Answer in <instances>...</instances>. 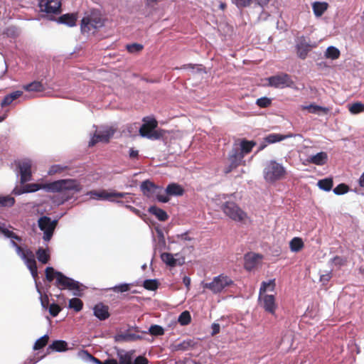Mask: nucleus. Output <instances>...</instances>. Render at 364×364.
Listing matches in <instances>:
<instances>
[{
  "label": "nucleus",
  "mask_w": 364,
  "mask_h": 364,
  "mask_svg": "<svg viewBox=\"0 0 364 364\" xmlns=\"http://www.w3.org/2000/svg\"><path fill=\"white\" fill-rule=\"evenodd\" d=\"M47 190L50 192L60 193V198L55 202L58 204H63L70 199L71 196L68 194L69 191L78 193L81 191L80 183L75 179H61L55 181L47 184Z\"/></svg>",
  "instance_id": "f257e3e1"
},
{
  "label": "nucleus",
  "mask_w": 364,
  "mask_h": 364,
  "mask_svg": "<svg viewBox=\"0 0 364 364\" xmlns=\"http://www.w3.org/2000/svg\"><path fill=\"white\" fill-rule=\"evenodd\" d=\"M102 26H103V21L97 10H91L85 13L81 20L80 28L82 33H94Z\"/></svg>",
  "instance_id": "f03ea898"
},
{
  "label": "nucleus",
  "mask_w": 364,
  "mask_h": 364,
  "mask_svg": "<svg viewBox=\"0 0 364 364\" xmlns=\"http://www.w3.org/2000/svg\"><path fill=\"white\" fill-rule=\"evenodd\" d=\"M57 279L55 280V286L60 290L68 289L73 291V294L75 296H81L84 286L78 281L64 275L62 272H56Z\"/></svg>",
  "instance_id": "7ed1b4c3"
},
{
  "label": "nucleus",
  "mask_w": 364,
  "mask_h": 364,
  "mask_svg": "<svg viewBox=\"0 0 364 364\" xmlns=\"http://www.w3.org/2000/svg\"><path fill=\"white\" fill-rule=\"evenodd\" d=\"M285 167L275 160L267 161L263 171L264 178L267 182H275L286 174Z\"/></svg>",
  "instance_id": "20e7f679"
},
{
  "label": "nucleus",
  "mask_w": 364,
  "mask_h": 364,
  "mask_svg": "<svg viewBox=\"0 0 364 364\" xmlns=\"http://www.w3.org/2000/svg\"><path fill=\"white\" fill-rule=\"evenodd\" d=\"M223 213L235 222L245 223L248 216L235 203L227 201L222 205Z\"/></svg>",
  "instance_id": "39448f33"
},
{
  "label": "nucleus",
  "mask_w": 364,
  "mask_h": 364,
  "mask_svg": "<svg viewBox=\"0 0 364 364\" xmlns=\"http://www.w3.org/2000/svg\"><path fill=\"white\" fill-rule=\"evenodd\" d=\"M233 281L230 277L223 274L213 277L212 282L203 283L205 289L210 290L213 294L222 292L226 287L231 286Z\"/></svg>",
  "instance_id": "423d86ee"
},
{
  "label": "nucleus",
  "mask_w": 364,
  "mask_h": 364,
  "mask_svg": "<svg viewBox=\"0 0 364 364\" xmlns=\"http://www.w3.org/2000/svg\"><path fill=\"white\" fill-rule=\"evenodd\" d=\"M58 220H52L48 216H42L38 219V227L43 232V239L46 242H48L53 237L55 228L57 225Z\"/></svg>",
  "instance_id": "0eeeda50"
},
{
  "label": "nucleus",
  "mask_w": 364,
  "mask_h": 364,
  "mask_svg": "<svg viewBox=\"0 0 364 364\" xmlns=\"http://www.w3.org/2000/svg\"><path fill=\"white\" fill-rule=\"evenodd\" d=\"M316 46V43L311 42L309 37L301 36L296 40V53L298 57L302 60H304L311 50Z\"/></svg>",
  "instance_id": "6e6552de"
},
{
  "label": "nucleus",
  "mask_w": 364,
  "mask_h": 364,
  "mask_svg": "<svg viewBox=\"0 0 364 364\" xmlns=\"http://www.w3.org/2000/svg\"><path fill=\"white\" fill-rule=\"evenodd\" d=\"M268 82L271 87L275 88H295L294 82L292 80L291 76L287 73L271 76L268 78Z\"/></svg>",
  "instance_id": "1a4fd4ad"
},
{
  "label": "nucleus",
  "mask_w": 364,
  "mask_h": 364,
  "mask_svg": "<svg viewBox=\"0 0 364 364\" xmlns=\"http://www.w3.org/2000/svg\"><path fill=\"white\" fill-rule=\"evenodd\" d=\"M16 166L19 169L21 183L23 184L31 180V166L32 163L30 159H26L16 163Z\"/></svg>",
  "instance_id": "9d476101"
},
{
  "label": "nucleus",
  "mask_w": 364,
  "mask_h": 364,
  "mask_svg": "<svg viewBox=\"0 0 364 364\" xmlns=\"http://www.w3.org/2000/svg\"><path fill=\"white\" fill-rule=\"evenodd\" d=\"M114 130L112 128L106 127L102 130L96 131L94 136L89 141V146H94L99 141L107 142L109 139L114 135Z\"/></svg>",
  "instance_id": "9b49d317"
},
{
  "label": "nucleus",
  "mask_w": 364,
  "mask_h": 364,
  "mask_svg": "<svg viewBox=\"0 0 364 364\" xmlns=\"http://www.w3.org/2000/svg\"><path fill=\"white\" fill-rule=\"evenodd\" d=\"M259 302L260 306L262 307L266 312L272 315L275 314V310L277 309V306L275 303V298L273 295L259 294Z\"/></svg>",
  "instance_id": "f8f14e48"
},
{
  "label": "nucleus",
  "mask_w": 364,
  "mask_h": 364,
  "mask_svg": "<svg viewBox=\"0 0 364 364\" xmlns=\"http://www.w3.org/2000/svg\"><path fill=\"white\" fill-rule=\"evenodd\" d=\"M134 350H124L118 349L117 350V359L112 358L111 361L105 364H132L133 361Z\"/></svg>",
  "instance_id": "ddd939ff"
},
{
  "label": "nucleus",
  "mask_w": 364,
  "mask_h": 364,
  "mask_svg": "<svg viewBox=\"0 0 364 364\" xmlns=\"http://www.w3.org/2000/svg\"><path fill=\"white\" fill-rule=\"evenodd\" d=\"M39 6L41 10L46 14H58L60 12L61 4L58 0H41Z\"/></svg>",
  "instance_id": "4468645a"
},
{
  "label": "nucleus",
  "mask_w": 364,
  "mask_h": 364,
  "mask_svg": "<svg viewBox=\"0 0 364 364\" xmlns=\"http://www.w3.org/2000/svg\"><path fill=\"white\" fill-rule=\"evenodd\" d=\"M140 190L147 198H154L158 191H162V188L156 186L149 180H146L141 183Z\"/></svg>",
  "instance_id": "2eb2a0df"
},
{
  "label": "nucleus",
  "mask_w": 364,
  "mask_h": 364,
  "mask_svg": "<svg viewBox=\"0 0 364 364\" xmlns=\"http://www.w3.org/2000/svg\"><path fill=\"white\" fill-rule=\"evenodd\" d=\"M244 155L242 151H240L239 147H234L229 153V161L230 165L226 170V173H229L234 168H236L241 163Z\"/></svg>",
  "instance_id": "dca6fc26"
},
{
  "label": "nucleus",
  "mask_w": 364,
  "mask_h": 364,
  "mask_svg": "<svg viewBox=\"0 0 364 364\" xmlns=\"http://www.w3.org/2000/svg\"><path fill=\"white\" fill-rule=\"evenodd\" d=\"M262 258V257L259 254H256L253 252L247 253L244 257L245 269L247 271L252 270L258 265Z\"/></svg>",
  "instance_id": "f3484780"
},
{
  "label": "nucleus",
  "mask_w": 364,
  "mask_h": 364,
  "mask_svg": "<svg viewBox=\"0 0 364 364\" xmlns=\"http://www.w3.org/2000/svg\"><path fill=\"white\" fill-rule=\"evenodd\" d=\"M161 259L164 263L171 267L181 266L185 262L183 257L176 258L173 254L168 252L162 253L161 255Z\"/></svg>",
  "instance_id": "a211bd4d"
},
{
  "label": "nucleus",
  "mask_w": 364,
  "mask_h": 364,
  "mask_svg": "<svg viewBox=\"0 0 364 364\" xmlns=\"http://www.w3.org/2000/svg\"><path fill=\"white\" fill-rule=\"evenodd\" d=\"M93 314L100 321H104L109 318V308L102 303H98L93 307Z\"/></svg>",
  "instance_id": "6ab92c4d"
},
{
  "label": "nucleus",
  "mask_w": 364,
  "mask_h": 364,
  "mask_svg": "<svg viewBox=\"0 0 364 364\" xmlns=\"http://www.w3.org/2000/svg\"><path fill=\"white\" fill-rule=\"evenodd\" d=\"M27 268L30 270L32 277L36 279L38 277V269L34 254L32 251L28 252V257L23 260Z\"/></svg>",
  "instance_id": "aec40b11"
},
{
  "label": "nucleus",
  "mask_w": 364,
  "mask_h": 364,
  "mask_svg": "<svg viewBox=\"0 0 364 364\" xmlns=\"http://www.w3.org/2000/svg\"><path fill=\"white\" fill-rule=\"evenodd\" d=\"M139 134L142 137L151 140H157L161 137V134L156 131L155 129L145 127V126H141L139 128Z\"/></svg>",
  "instance_id": "412c9836"
},
{
  "label": "nucleus",
  "mask_w": 364,
  "mask_h": 364,
  "mask_svg": "<svg viewBox=\"0 0 364 364\" xmlns=\"http://www.w3.org/2000/svg\"><path fill=\"white\" fill-rule=\"evenodd\" d=\"M328 160V155L324 151H321L315 155L310 156L307 159V161L317 166L324 165Z\"/></svg>",
  "instance_id": "4be33fe9"
},
{
  "label": "nucleus",
  "mask_w": 364,
  "mask_h": 364,
  "mask_svg": "<svg viewBox=\"0 0 364 364\" xmlns=\"http://www.w3.org/2000/svg\"><path fill=\"white\" fill-rule=\"evenodd\" d=\"M166 193L168 196H180L184 193L183 187L176 183H171L167 186L165 190Z\"/></svg>",
  "instance_id": "5701e85b"
},
{
  "label": "nucleus",
  "mask_w": 364,
  "mask_h": 364,
  "mask_svg": "<svg viewBox=\"0 0 364 364\" xmlns=\"http://www.w3.org/2000/svg\"><path fill=\"white\" fill-rule=\"evenodd\" d=\"M293 134H281L272 133L269 134L264 138V140L267 144H274L276 142H279L288 138L292 137Z\"/></svg>",
  "instance_id": "b1692460"
},
{
  "label": "nucleus",
  "mask_w": 364,
  "mask_h": 364,
  "mask_svg": "<svg viewBox=\"0 0 364 364\" xmlns=\"http://www.w3.org/2000/svg\"><path fill=\"white\" fill-rule=\"evenodd\" d=\"M10 245L12 247H14L16 250V254L21 257L22 260L26 259V257H28V252L31 251L26 246L23 247L21 245H18V243L11 239Z\"/></svg>",
  "instance_id": "393cba45"
},
{
  "label": "nucleus",
  "mask_w": 364,
  "mask_h": 364,
  "mask_svg": "<svg viewBox=\"0 0 364 364\" xmlns=\"http://www.w3.org/2000/svg\"><path fill=\"white\" fill-rule=\"evenodd\" d=\"M328 3L324 1H315L312 4L313 12L316 17L321 16L328 9Z\"/></svg>",
  "instance_id": "a878e982"
},
{
  "label": "nucleus",
  "mask_w": 364,
  "mask_h": 364,
  "mask_svg": "<svg viewBox=\"0 0 364 364\" xmlns=\"http://www.w3.org/2000/svg\"><path fill=\"white\" fill-rule=\"evenodd\" d=\"M86 196H89L90 199L100 200H108L110 196L108 195V192L105 190L90 191L86 193Z\"/></svg>",
  "instance_id": "bb28decb"
},
{
  "label": "nucleus",
  "mask_w": 364,
  "mask_h": 364,
  "mask_svg": "<svg viewBox=\"0 0 364 364\" xmlns=\"http://www.w3.org/2000/svg\"><path fill=\"white\" fill-rule=\"evenodd\" d=\"M40 189V186L37 183H31L25 185L22 188H15L14 193L16 196L21 195L26 193H33Z\"/></svg>",
  "instance_id": "cd10ccee"
},
{
  "label": "nucleus",
  "mask_w": 364,
  "mask_h": 364,
  "mask_svg": "<svg viewBox=\"0 0 364 364\" xmlns=\"http://www.w3.org/2000/svg\"><path fill=\"white\" fill-rule=\"evenodd\" d=\"M0 234L4 235L6 238L15 240L16 242H21L22 241V238L20 236L6 228V224L4 223H1L0 225Z\"/></svg>",
  "instance_id": "c85d7f7f"
},
{
  "label": "nucleus",
  "mask_w": 364,
  "mask_h": 364,
  "mask_svg": "<svg viewBox=\"0 0 364 364\" xmlns=\"http://www.w3.org/2000/svg\"><path fill=\"white\" fill-rule=\"evenodd\" d=\"M77 18L73 14H66L60 16L58 19V23L67 25L70 27L74 26L76 24Z\"/></svg>",
  "instance_id": "c756f323"
},
{
  "label": "nucleus",
  "mask_w": 364,
  "mask_h": 364,
  "mask_svg": "<svg viewBox=\"0 0 364 364\" xmlns=\"http://www.w3.org/2000/svg\"><path fill=\"white\" fill-rule=\"evenodd\" d=\"M78 356L83 360H92L96 364H105L109 361L112 360V358H107L104 361H101L95 357L92 356L90 353H89L87 350H82L78 352Z\"/></svg>",
  "instance_id": "7c9ffc66"
},
{
  "label": "nucleus",
  "mask_w": 364,
  "mask_h": 364,
  "mask_svg": "<svg viewBox=\"0 0 364 364\" xmlns=\"http://www.w3.org/2000/svg\"><path fill=\"white\" fill-rule=\"evenodd\" d=\"M149 212L155 215L159 220L160 221H166L168 219V215L166 211L163 209L156 207V205H152L149 208Z\"/></svg>",
  "instance_id": "2f4dec72"
},
{
  "label": "nucleus",
  "mask_w": 364,
  "mask_h": 364,
  "mask_svg": "<svg viewBox=\"0 0 364 364\" xmlns=\"http://www.w3.org/2000/svg\"><path fill=\"white\" fill-rule=\"evenodd\" d=\"M141 338V336L137 335L132 333H124L119 334L116 336L115 340L116 341L120 342V341H133L139 340Z\"/></svg>",
  "instance_id": "473e14b6"
},
{
  "label": "nucleus",
  "mask_w": 364,
  "mask_h": 364,
  "mask_svg": "<svg viewBox=\"0 0 364 364\" xmlns=\"http://www.w3.org/2000/svg\"><path fill=\"white\" fill-rule=\"evenodd\" d=\"M28 92H42L44 90L43 85L39 81H33L23 86Z\"/></svg>",
  "instance_id": "72a5a7b5"
},
{
  "label": "nucleus",
  "mask_w": 364,
  "mask_h": 364,
  "mask_svg": "<svg viewBox=\"0 0 364 364\" xmlns=\"http://www.w3.org/2000/svg\"><path fill=\"white\" fill-rule=\"evenodd\" d=\"M49 348L56 352H64L68 350V343L63 340L54 341L50 346Z\"/></svg>",
  "instance_id": "f704fd0d"
},
{
  "label": "nucleus",
  "mask_w": 364,
  "mask_h": 364,
  "mask_svg": "<svg viewBox=\"0 0 364 364\" xmlns=\"http://www.w3.org/2000/svg\"><path fill=\"white\" fill-rule=\"evenodd\" d=\"M38 260L42 264H47L50 259V254L48 249L39 247L36 251Z\"/></svg>",
  "instance_id": "c9c22d12"
},
{
  "label": "nucleus",
  "mask_w": 364,
  "mask_h": 364,
  "mask_svg": "<svg viewBox=\"0 0 364 364\" xmlns=\"http://www.w3.org/2000/svg\"><path fill=\"white\" fill-rule=\"evenodd\" d=\"M275 288V279H269V281H264L262 282L259 288V294H265L267 291H273Z\"/></svg>",
  "instance_id": "e433bc0d"
},
{
  "label": "nucleus",
  "mask_w": 364,
  "mask_h": 364,
  "mask_svg": "<svg viewBox=\"0 0 364 364\" xmlns=\"http://www.w3.org/2000/svg\"><path fill=\"white\" fill-rule=\"evenodd\" d=\"M304 109H307L310 113L319 114L321 112L327 113L328 109L315 104L304 106Z\"/></svg>",
  "instance_id": "4c0bfd02"
},
{
  "label": "nucleus",
  "mask_w": 364,
  "mask_h": 364,
  "mask_svg": "<svg viewBox=\"0 0 364 364\" xmlns=\"http://www.w3.org/2000/svg\"><path fill=\"white\" fill-rule=\"evenodd\" d=\"M304 247V242L300 237H294L289 242V247L291 252H297Z\"/></svg>",
  "instance_id": "58836bf2"
},
{
  "label": "nucleus",
  "mask_w": 364,
  "mask_h": 364,
  "mask_svg": "<svg viewBox=\"0 0 364 364\" xmlns=\"http://www.w3.org/2000/svg\"><path fill=\"white\" fill-rule=\"evenodd\" d=\"M108 195L110 196L109 201L113 202V203H119V204H122L123 202L122 200H117L116 198H126L127 196H129L130 193H129L112 191V192H108Z\"/></svg>",
  "instance_id": "ea45409f"
},
{
  "label": "nucleus",
  "mask_w": 364,
  "mask_h": 364,
  "mask_svg": "<svg viewBox=\"0 0 364 364\" xmlns=\"http://www.w3.org/2000/svg\"><path fill=\"white\" fill-rule=\"evenodd\" d=\"M318 186L325 191H330L333 187V180L331 178H326L318 181Z\"/></svg>",
  "instance_id": "a19ab883"
},
{
  "label": "nucleus",
  "mask_w": 364,
  "mask_h": 364,
  "mask_svg": "<svg viewBox=\"0 0 364 364\" xmlns=\"http://www.w3.org/2000/svg\"><path fill=\"white\" fill-rule=\"evenodd\" d=\"M325 56L326 58H330L331 60H336L340 56L339 50L334 46H329L327 48L326 51L325 53Z\"/></svg>",
  "instance_id": "79ce46f5"
},
{
  "label": "nucleus",
  "mask_w": 364,
  "mask_h": 364,
  "mask_svg": "<svg viewBox=\"0 0 364 364\" xmlns=\"http://www.w3.org/2000/svg\"><path fill=\"white\" fill-rule=\"evenodd\" d=\"M255 145V142L242 140L240 143V151H242L243 155L248 154L251 151L252 147Z\"/></svg>",
  "instance_id": "37998d69"
},
{
  "label": "nucleus",
  "mask_w": 364,
  "mask_h": 364,
  "mask_svg": "<svg viewBox=\"0 0 364 364\" xmlns=\"http://www.w3.org/2000/svg\"><path fill=\"white\" fill-rule=\"evenodd\" d=\"M191 321L190 312L188 311H183L178 316V321L181 326L188 325Z\"/></svg>",
  "instance_id": "c03bdc74"
},
{
  "label": "nucleus",
  "mask_w": 364,
  "mask_h": 364,
  "mask_svg": "<svg viewBox=\"0 0 364 364\" xmlns=\"http://www.w3.org/2000/svg\"><path fill=\"white\" fill-rule=\"evenodd\" d=\"M36 287L38 293L40 295L41 304L43 309H48L49 304V299L48 295L45 294L43 296L41 289L38 287V284L36 281Z\"/></svg>",
  "instance_id": "a18cd8bd"
},
{
  "label": "nucleus",
  "mask_w": 364,
  "mask_h": 364,
  "mask_svg": "<svg viewBox=\"0 0 364 364\" xmlns=\"http://www.w3.org/2000/svg\"><path fill=\"white\" fill-rule=\"evenodd\" d=\"M83 306L82 301L78 298H73L69 301V307L75 311H80Z\"/></svg>",
  "instance_id": "49530a36"
},
{
  "label": "nucleus",
  "mask_w": 364,
  "mask_h": 364,
  "mask_svg": "<svg viewBox=\"0 0 364 364\" xmlns=\"http://www.w3.org/2000/svg\"><path fill=\"white\" fill-rule=\"evenodd\" d=\"M15 203V199L9 196H0V206L1 207H11Z\"/></svg>",
  "instance_id": "de8ad7c7"
},
{
  "label": "nucleus",
  "mask_w": 364,
  "mask_h": 364,
  "mask_svg": "<svg viewBox=\"0 0 364 364\" xmlns=\"http://www.w3.org/2000/svg\"><path fill=\"white\" fill-rule=\"evenodd\" d=\"M159 282L156 279H146L144 281L143 287L148 290H156L158 288Z\"/></svg>",
  "instance_id": "09e8293b"
},
{
  "label": "nucleus",
  "mask_w": 364,
  "mask_h": 364,
  "mask_svg": "<svg viewBox=\"0 0 364 364\" xmlns=\"http://www.w3.org/2000/svg\"><path fill=\"white\" fill-rule=\"evenodd\" d=\"M131 284L128 283H122L117 285H115L113 287L109 288V289L114 291V292H126L128 291L130 289Z\"/></svg>",
  "instance_id": "8fccbe9b"
},
{
  "label": "nucleus",
  "mask_w": 364,
  "mask_h": 364,
  "mask_svg": "<svg viewBox=\"0 0 364 364\" xmlns=\"http://www.w3.org/2000/svg\"><path fill=\"white\" fill-rule=\"evenodd\" d=\"M349 111L351 114H356L364 111V105L361 102H355L350 105Z\"/></svg>",
  "instance_id": "3c124183"
},
{
  "label": "nucleus",
  "mask_w": 364,
  "mask_h": 364,
  "mask_svg": "<svg viewBox=\"0 0 364 364\" xmlns=\"http://www.w3.org/2000/svg\"><path fill=\"white\" fill-rule=\"evenodd\" d=\"M48 341V335L46 334V335L41 336L40 338H38L36 341V343L33 346L34 350H39V349L43 348L47 344Z\"/></svg>",
  "instance_id": "603ef678"
},
{
  "label": "nucleus",
  "mask_w": 364,
  "mask_h": 364,
  "mask_svg": "<svg viewBox=\"0 0 364 364\" xmlns=\"http://www.w3.org/2000/svg\"><path fill=\"white\" fill-rule=\"evenodd\" d=\"M143 122L144 123L141 126H145V127H149L151 129H155L158 124L156 119L151 117H144Z\"/></svg>",
  "instance_id": "864d4df0"
},
{
  "label": "nucleus",
  "mask_w": 364,
  "mask_h": 364,
  "mask_svg": "<svg viewBox=\"0 0 364 364\" xmlns=\"http://www.w3.org/2000/svg\"><path fill=\"white\" fill-rule=\"evenodd\" d=\"M149 332L153 336H161L164 333V330L162 326L154 324L149 327Z\"/></svg>",
  "instance_id": "5fc2aeb1"
},
{
  "label": "nucleus",
  "mask_w": 364,
  "mask_h": 364,
  "mask_svg": "<svg viewBox=\"0 0 364 364\" xmlns=\"http://www.w3.org/2000/svg\"><path fill=\"white\" fill-rule=\"evenodd\" d=\"M56 272H59L58 271H56L52 267H48L46 269V278L48 282H52L54 278L55 277L57 279V274Z\"/></svg>",
  "instance_id": "6e6d98bb"
},
{
  "label": "nucleus",
  "mask_w": 364,
  "mask_h": 364,
  "mask_svg": "<svg viewBox=\"0 0 364 364\" xmlns=\"http://www.w3.org/2000/svg\"><path fill=\"white\" fill-rule=\"evenodd\" d=\"M127 50L131 53H136L143 49V46L139 43H132L127 45Z\"/></svg>",
  "instance_id": "4d7b16f0"
},
{
  "label": "nucleus",
  "mask_w": 364,
  "mask_h": 364,
  "mask_svg": "<svg viewBox=\"0 0 364 364\" xmlns=\"http://www.w3.org/2000/svg\"><path fill=\"white\" fill-rule=\"evenodd\" d=\"M155 230L157 233V236H158V239H159V245L160 247H165L166 246V240H165L163 230H161L159 227H156V228H155Z\"/></svg>",
  "instance_id": "13d9d810"
},
{
  "label": "nucleus",
  "mask_w": 364,
  "mask_h": 364,
  "mask_svg": "<svg viewBox=\"0 0 364 364\" xmlns=\"http://www.w3.org/2000/svg\"><path fill=\"white\" fill-rule=\"evenodd\" d=\"M256 105L259 107L265 108L271 105V100L267 97H262L257 100Z\"/></svg>",
  "instance_id": "bf43d9fd"
},
{
  "label": "nucleus",
  "mask_w": 364,
  "mask_h": 364,
  "mask_svg": "<svg viewBox=\"0 0 364 364\" xmlns=\"http://www.w3.org/2000/svg\"><path fill=\"white\" fill-rule=\"evenodd\" d=\"M4 34L8 37L15 38L18 35V31L15 26H9L5 29Z\"/></svg>",
  "instance_id": "052dcab7"
},
{
  "label": "nucleus",
  "mask_w": 364,
  "mask_h": 364,
  "mask_svg": "<svg viewBox=\"0 0 364 364\" xmlns=\"http://www.w3.org/2000/svg\"><path fill=\"white\" fill-rule=\"evenodd\" d=\"M348 190V188L346 184L341 183L333 189V192L336 195H343V194L347 193Z\"/></svg>",
  "instance_id": "680f3d73"
},
{
  "label": "nucleus",
  "mask_w": 364,
  "mask_h": 364,
  "mask_svg": "<svg viewBox=\"0 0 364 364\" xmlns=\"http://www.w3.org/2000/svg\"><path fill=\"white\" fill-rule=\"evenodd\" d=\"M48 309L50 314L53 317L57 316L61 310L60 307L55 303L51 304Z\"/></svg>",
  "instance_id": "e2e57ef3"
},
{
  "label": "nucleus",
  "mask_w": 364,
  "mask_h": 364,
  "mask_svg": "<svg viewBox=\"0 0 364 364\" xmlns=\"http://www.w3.org/2000/svg\"><path fill=\"white\" fill-rule=\"evenodd\" d=\"M232 1L240 9L249 6L252 4V0H232Z\"/></svg>",
  "instance_id": "0e129e2a"
},
{
  "label": "nucleus",
  "mask_w": 364,
  "mask_h": 364,
  "mask_svg": "<svg viewBox=\"0 0 364 364\" xmlns=\"http://www.w3.org/2000/svg\"><path fill=\"white\" fill-rule=\"evenodd\" d=\"M64 169H65V167H63V166H61L60 164H55V165H53L50 168V169L48 171V174L52 175V174H54V173H60Z\"/></svg>",
  "instance_id": "69168bd1"
},
{
  "label": "nucleus",
  "mask_w": 364,
  "mask_h": 364,
  "mask_svg": "<svg viewBox=\"0 0 364 364\" xmlns=\"http://www.w3.org/2000/svg\"><path fill=\"white\" fill-rule=\"evenodd\" d=\"M202 65H196V64H187V65H184L183 66V69H190L191 70L193 73L194 72H197V73H199L202 70Z\"/></svg>",
  "instance_id": "338daca9"
},
{
  "label": "nucleus",
  "mask_w": 364,
  "mask_h": 364,
  "mask_svg": "<svg viewBox=\"0 0 364 364\" xmlns=\"http://www.w3.org/2000/svg\"><path fill=\"white\" fill-rule=\"evenodd\" d=\"M132 364H149V360L143 355H139L133 359Z\"/></svg>",
  "instance_id": "774afa93"
}]
</instances>
